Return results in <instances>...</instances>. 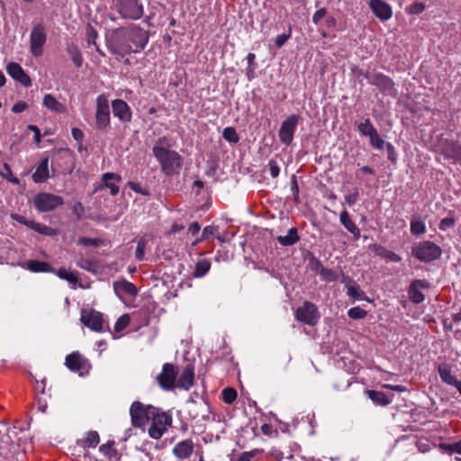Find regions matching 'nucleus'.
Segmentation results:
<instances>
[{
	"label": "nucleus",
	"mask_w": 461,
	"mask_h": 461,
	"mask_svg": "<svg viewBox=\"0 0 461 461\" xmlns=\"http://www.w3.org/2000/svg\"><path fill=\"white\" fill-rule=\"evenodd\" d=\"M149 41L148 32L139 26L118 30L108 44L110 51L124 57L143 50Z\"/></svg>",
	"instance_id": "f257e3e1"
},
{
	"label": "nucleus",
	"mask_w": 461,
	"mask_h": 461,
	"mask_svg": "<svg viewBox=\"0 0 461 461\" xmlns=\"http://www.w3.org/2000/svg\"><path fill=\"white\" fill-rule=\"evenodd\" d=\"M165 144L164 138L158 139L152 149V153L166 175H177L182 167L183 158L176 151L166 148Z\"/></svg>",
	"instance_id": "f03ea898"
},
{
	"label": "nucleus",
	"mask_w": 461,
	"mask_h": 461,
	"mask_svg": "<svg viewBox=\"0 0 461 461\" xmlns=\"http://www.w3.org/2000/svg\"><path fill=\"white\" fill-rule=\"evenodd\" d=\"M412 254L422 262H431L438 258L442 250L439 246L432 241H421L414 245Z\"/></svg>",
	"instance_id": "7ed1b4c3"
},
{
	"label": "nucleus",
	"mask_w": 461,
	"mask_h": 461,
	"mask_svg": "<svg viewBox=\"0 0 461 461\" xmlns=\"http://www.w3.org/2000/svg\"><path fill=\"white\" fill-rule=\"evenodd\" d=\"M113 5L124 19L139 20L143 15V6L138 0H113Z\"/></svg>",
	"instance_id": "20e7f679"
},
{
	"label": "nucleus",
	"mask_w": 461,
	"mask_h": 461,
	"mask_svg": "<svg viewBox=\"0 0 461 461\" xmlns=\"http://www.w3.org/2000/svg\"><path fill=\"white\" fill-rule=\"evenodd\" d=\"M157 408L151 405H144L140 402H134L131 405L130 414L131 419V423L134 427H142L144 426L150 418L153 413L156 412Z\"/></svg>",
	"instance_id": "39448f33"
},
{
	"label": "nucleus",
	"mask_w": 461,
	"mask_h": 461,
	"mask_svg": "<svg viewBox=\"0 0 461 461\" xmlns=\"http://www.w3.org/2000/svg\"><path fill=\"white\" fill-rule=\"evenodd\" d=\"M63 203L61 196L50 193H39L33 197V204L40 212L53 211Z\"/></svg>",
	"instance_id": "423d86ee"
},
{
	"label": "nucleus",
	"mask_w": 461,
	"mask_h": 461,
	"mask_svg": "<svg viewBox=\"0 0 461 461\" xmlns=\"http://www.w3.org/2000/svg\"><path fill=\"white\" fill-rule=\"evenodd\" d=\"M150 420L151 424L148 429V432L149 437L154 439L160 438L172 422L170 416L164 412H158V409L156 410V412L153 413Z\"/></svg>",
	"instance_id": "0eeeda50"
},
{
	"label": "nucleus",
	"mask_w": 461,
	"mask_h": 461,
	"mask_svg": "<svg viewBox=\"0 0 461 461\" xmlns=\"http://www.w3.org/2000/svg\"><path fill=\"white\" fill-rule=\"evenodd\" d=\"M47 41L45 27L42 23L35 24L30 35V50L32 56L40 57L43 54V47Z\"/></svg>",
	"instance_id": "6e6552de"
},
{
	"label": "nucleus",
	"mask_w": 461,
	"mask_h": 461,
	"mask_svg": "<svg viewBox=\"0 0 461 461\" xmlns=\"http://www.w3.org/2000/svg\"><path fill=\"white\" fill-rule=\"evenodd\" d=\"M295 318L301 322L314 326L320 319V314L317 307L313 303L305 302L303 306L296 310Z\"/></svg>",
	"instance_id": "1a4fd4ad"
},
{
	"label": "nucleus",
	"mask_w": 461,
	"mask_h": 461,
	"mask_svg": "<svg viewBox=\"0 0 461 461\" xmlns=\"http://www.w3.org/2000/svg\"><path fill=\"white\" fill-rule=\"evenodd\" d=\"M177 368L172 364L167 363L163 366L161 373L157 379L160 387L166 391L172 390L176 384Z\"/></svg>",
	"instance_id": "9d476101"
},
{
	"label": "nucleus",
	"mask_w": 461,
	"mask_h": 461,
	"mask_svg": "<svg viewBox=\"0 0 461 461\" xmlns=\"http://www.w3.org/2000/svg\"><path fill=\"white\" fill-rule=\"evenodd\" d=\"M81 321L90 330L102 332L104 330V321L103 314L94 310H83L81 312Z\"/></svg>",
	"instance_id": "9b49d317"
},
{
	"label": "nucleus",
	"mask_w": 461,
	"mask_h": 461,
	"mask_svg": "<svg viewBox=\"0 0 461 461\" xmlns=\"http://www.w3.org/2000/svg\"><path fill=\"white\" fill-rule=\"evenodd\" d=\"M298 115L293 114L287 117L281 124L278 137L280 141L285 145L292 143L294 140V134L298 123Z\"/></svg>",
	"instance_id": "f8f14e48"
},
{
	"label": "nucleus",
	"mask_w": 461,
	"mask_h": 461,
	"mask_svg": "<svg viewBox=\"0 0 461 461\" xmlns=\"http://www.w3.org/2000/svg\"><path fill=\"white\" fill-rule=\"evenodd\" d=\"M96 126L99 129H104L110 123V111L108 100L104 95H99L96 99Z\"/></svg>",
	"instance_id": "ddd939ff"
},
{
	"label": "nucleus",
	"mask_w": 461,
	"mask_h": 461,
	"mask_svg": "<svg viewBox=\"0 0 461 461\" xmlns=\"http://www.w3.org/2000/svg\"><path fill=\"white\" fill-rule=\"evenodd\" d=\"M369 7L374 14L381 21H387L393 15L391 6L382 0H370Z\"/></svg>",
	"instance_id": "4468645a"
},
{
	"label": "nucleus",
	"mask_w": 461,
	"mask_h": 461,
	"mask_svg": "<svg viewBox=\"0 0 461 461\" xmlns=\"http://www.w3.org/2000/svg\"><path fill=\"white\" fill-rule=\"evenodd\" d=\"M112 110L115 117L122 122H130L131 111L128 104L122 99H115L112 102Z\"/></svg>",
	"instance_id": "2eb2a0df"
},
{
	"label": "nucleus",
	"mask_w": 461,
	"mask_h": 461,
	"mask_svg": "<svg viewBox=\"0 0 461 461\" xmlns=\"http://www.w3.org/2000/svg\"><path fill=\"white\" fill-rule=\"evenodd\" d=\"M6 71L10 77L19 81L24 86H30L32 85L30 77L24 72L18 63H9L6 67Z\"/></svg>",
	"instance_id": "dca6fc26"
},
{
	"label": "nucleus",
	"mask_w": 461,
	"mask_h": 461,
	"mask_svg": "<svg viewBox=\"0 0 461 461\" xmlns=\"http://www.w3.org/2000/svg\"><path fill=\"white\" fill-rule=\"evenodd\" d=\"M122 177L120 175L115 173L107 172L102 176V182L100 185L101 188L106 187L110 189L112 195H116L119 193V187L116 183H120Z\"/></svg>",
	"instance_id": "f3484780"
},
{
	"label": "nucleus",
	"mask_w": 461,
	"mask_h": 461,
	"mask_svg": "<svg viewBox=\"0 0 461 461\" xmlns=\"http://www.w3.org/2000/svg\"><path fill=\"white\" fill-rule=\"evenodd\" d=\"M194 379V367L191 365H187L183 369V371L177 380L176 386L178 388L187 391L193 386Z\"/></svg>",
	"instance_id": "a211bd4d"
},
{
	"label": "nucleus",
	"mask_w": 461,
	"mask_h": 461,
	"mask_svg": "<svg viewBox=\"0 0 461 461\" xmlns=\"http://www.w3.org/2000/svg\"><path fill=\"white\" fill-rule=\"evenodd\" d=\"M65 365L72 371H82L86 368V360L79 353L74 352L67 356Z\"/></svg>",
	"instance_id": "6ab92c4d"
},
{
	"label": "nucleus",
	"mask_w": 461,
	"mask_h": 461,
	"mask_svg": "<svg viewBox=\"0 0 461 461\" xmlns=\"http://www.w3.org/2000/svg\"><path fill=\"white\" fill-rule=\"evenodd\" d=\"M193 448L194 444L192 440H183L175 445L173 454L180 459H186L192 455Z\"/></svg>",
	"instance_id": "aec40b11"
},
{
	"label": "nucleus",
	"mask_w": 461,
	"mask_h": 461,
	"mask_svg": "<svg viewBox=\"0 0 461 461\" xmlns=\"http://www.w3.org/2000/svg\"><path fill=\"white\" fill-rule=\"evenodd\" d=\"M49 158H43L36 167L32 178L34 183H44L49 178Z\"/></svg>",
	"instance_id": "412c9836"
},
{
	"label": "nucleus",
	"mask_w": 461,
	"mask_h": 461,
	"mask_svg": "<svg viewBox=\"0 0 461 461\" xmlns=\"http://www.w3.org/2000/svg\"><path fill=\"white\" fill-rule=\"evenodd\" d=\"M113 289L118 297H122V294L134 296L137 294L136 286L126 280L116 281L113 283Z\"/></svg>",
	"instance_id": "4be33fe9"
},
{
	"label": "nucleus",
	"mask_w": 461,
	"mask_h": 461,
	"mask_svg": "<svg viewBox=\"0 0 461 461\" xmlns=\"http://www.w3.org/2000/svg\"><path fill=\"white\" fill-rule=\"evenodd\" d=\"M43 105L50 110L51 112L63 113L66 112V107L63 104L59 102L52 95L46 94L43 96L42 101Z\"/></svg>",
	"instance_id": "5701e85b"
},
{
	"label": "nucleus",
	"mask_w": 461,
	"mask_h": 461,
	"mask_svg": "<svg viewBox=\"0 0 461 461\" xmlns=\"http://www.w3.org/2000/svg\"><path fill=\"white\" fill-rule=\"evenodd\" d=\"M339 220L341 224L354 236L355 239H359L360 237V230L357 226L351 221L349 214L347 211H343L340 213Z\"/></svg>",
	"instance_id": "b1692460"
},
{
	"label": "nucleus",
	"mask_w": 461,
	"mask_h": 461,
	"mask_svg": "<svg viewBox=\"0 0 461 461\" xmlns=\"http://www.w3.org/2000/svg\"><path fill=\"white\" fill-rule=\"evenodd\" d=\"M26 264H27V268L32 272L55 273V269L46 262L38 261V260H30Z\"/></svg>",
	"instance_id": "393cba45"
},
{
	"label": "nucleus",
	"mask_w": 461,
	"mask_h": 461,
	"mask_svg": "<svg viewBox=\"0 0 461 461\" xmlns=\"http://www.w3.org/2000/svg\"><path fill=\"white\" fill-rule=\"evenodd\" d=\"M347 294L348 296L357 301L367 300V297L366 296L364 291L360 288L358 285H357L354 282H349L347 285Z\"/></svg>",
	"instance_id": "a878e982"
},
{
	"label": "nucleus",
	"mask_w": 461,
	"mask_h": 461,
	"mask_svg": "<svg viewBox=\"0 0 461 461\" xmlns=\"http://www.w3.org/2000/svg\"><path fill=\"white\" fill-rule=\"evenodd\" d=\"M277 241L285 247L292 246L299 240L296 228H291L285 236H278Z\"/></svg>",
	"instance_id": "bb28decb"
},
{
	"label": "nucleus",
	"mask_w": 461,
	"mask_h": 461,
	"mask_svg": "<svg viewBox=\"0 0 461 461\" xmlns=\"http://www.w3.org/2000/svg\"><path fill=\"white\" fill-rule=\"evenodd\" d=\"M438 374L441 380L449 385L453 386L457 381L456 377L452 374L450 367L446 364L438 366Z\"/></svg>",
	"instance_id": "cd10ccee"
},
{
	"label": "nucleus",
	"mask_w": 461,
	"mask_h": 461,
	"mask_svg": "<svg viewBox=\"0 0 461 461\" xmlns=\"http://www.w3.org/2000/svg\"><path fill=\"white\" fill-rule=\"evenodd\" d=\"M67 52L77 68L83 64V57L79 49L74 44H68Z\"/></svg>",
	"instance_id": "c85d7f7f"
},
{
	"label": "nucleus",
	"mask_w": 461,
	"mask_h": 461,
	"mask_svg": "<svg viewBox=\"0 0 461 461\" xmlns=\"http://www.w3.org/2000/svg\"><path fill=\"white\" fill-rule=\"evenodd\" d=\"M366 393L368 397L377 405L386 406L390 403L387 395L383 392L367 390Z\"/></svg>",
	"instance_id": "c756f323"
},
{
	"label": "nucleus",
	"mask_w": 461,
	"mask_h": 461,
	"mask_svg": "<svg viewBox=\"0 0 461 461\" xmlns=\"http://www.w3.org/2000/svg\"><path fill=\"white\" fill-rule=\"evenodd\" d=\"M374 84L385 92H391L393 88V82L392 79L384 75H376L374 78Z\"/></svg>",
	"instance_id": "7c9ffc66"
},
{
	"label": "nucleus",
	"mask_w": 461,
	"mask_h": 461,
	"mask_svg": "<svg viewBox=\"0 0 461 461\" xmlns=\"http://www.w3.org/2000/svg\"><path fill=\"white\" fill-rule=\"evenodd\" d=\"M29 228L35 230L36 232H38L40 234H43L46 236H53L56 234V230H53L51 227L41 224L35 221H30Z\"/></svg>",
	"instance_id": "2f4dec72"
},
{
	"label": "nucleus",
	"mask_w": 461,
	"mask_h": 461,
	"mask_svg": "<svg viewBox=\"0 0 461 461\" xmlns=\"http://www.w3.org/2000/svg\"><path fill=\"white\" fill-rule=\"evenodd\" d=\"M211 268V262L208 259H202L195 265L193 276L196 278L204 276Z\"/></svg>",
	"instance_id": "473e14b6"
},
{
	"label": "nucleus",
	"mask_w": 461,
	"mask_h": 461,
	"mask_svg": "<svg viewBox=\"0 0 461 461\" xmlns=\"http://www.w3.org/2000/svg\"><path fill=\"white\" fill-rule=\"evenodd\" d=\"M57 276L63 280L68 281L69 284H77L78 282L77 276L75 272L69 271L66 268H60L58 272L55 271Z\"/></svg>",
	"instance_id": "72a5a7b5"
},
{
	"label": "nucleus",
	"mask_w": 461,
	"mask_h": 461,
	"mask_svg": "<svg viewBox=\"0 0 461 461\" xmlns=\"http://www.w3.org/2000/svg\"><path fill=\"white\" fill-rule=\"evenodd\" d=\"M357 130L361 135L366 137H369L376 131L368 118L357 125Z\"/></svg>",
	"instance_id": "f704fd0d"
},
{
	"label": "nucleus",
	"mask_w": 461,
	"mask_h": 461,
	"mask_svg": "<svg viewBox=\"0 0 461 461\" xmlns=\"http://www.w3.org/2000/svg\"><path fill=\"white\" fill-rule=\"evenodd\" d=\"M0 176L10 183L14 185L20 184V180L16 176H14L11 167L7 163H5L0 169Z\"/></svg>",
	"instance_id": "c9c22d12"
},
{
	"label": "nucleus",
	"mask_w": 461,
	"mask_h": 461,
	"mask_svg": "<svg viewBox=\"0 0 461 461\" xmlns=\"http://www.w3.org/2000/svg\"><path fill=\"white\" fill-rule=\"evenodd\" d=\"M222 137L226 141L231 144H236L240 140V137L233 127H226L222 131Z\"/></svg>",
	"instance_id": "e433bc0d"
},
{
	"label": "nucleus",
	"mask_w": 461,
	"mask_h": 461,
	"mask_svg": "<svg viewBox=\"0 0 461 461\" xmlns=\"http://www.w3.org/2000/svg\"><path fill=\"white\" fill-rule=\"evenodd\" d=\"M411 231L414 235L423 234L426 231L424 221L419 218H413L411 221Z\"/></svg>",
	"instance_id": "4c0bfd02"
},
{
	"label": "nucleus",
	"mask_w": 461,
	"mask_h": 461,
	"mask_svg": "<svg viewBox=\"0 0 461 461\" xmlns=\"http://www.w3.org/2000/svg\"><path fill=\"white\" fill-rule=\"evenodd\" d=\"M409 297L414 303H420L425 299V296L420 290L412 284H411L409 288Z\"/></svg>",
	"instance_id": "58836bf2"
},
{
	"label": "nucleus",
	"mask_w": 461,
	"mask_h": 461,
	"mask_svg": "<svg viewBox=\"0 0 461 461\" xmlns=\"http://www.w3.org/2000/svg\"><path fill=\"white\" fill-rule=\"evenodd\" d=\"M100 441L99 435L96 431H89L86 439L83 441L84 447H95Z\"/></svg>",
	"instance_id": "ea45409f"
},
{
	"label": "nucleus",
	"mask_w": 461,
	"mask_h": 461,
	"mask_svg": "<svg viewBox=\"0 0 461 461\" xmlns=\"http://www.w3.org/2000/svg\"><path fill=\"white\" fill-rule=\"evenodd\" d=\"M77 265L82 268V269H85L88 272H91V273H97L98 272V267L91 260L87 259V258H80L77 262Z\"/></svg>",
	"instance_id": "a19ab883"
},
{
	"label": "nucleus",
	"mask_w": 461,
	"mask_h": 461,
	"mask_svg": "<svg viewBox=\"0 0 461 461\" xmlns=\"http://www.w3.org/2000/svg\"><path fill=\"white\" fill-rule=\"evenodd\" d=\"M368 138H369L371 146L376 149L381 150L386 145L385 141L379 136L377 131L373 132V134L370 135Z\"/></svg>",
	"instance_id": "79ce46f5"
},
{
	"label": "nucleus",
	"mask_w": 461,
	"mask_h": 461,
	"mask_svg": "<svg viewBox=\"0 0 461 461\" xmlns=\"http://www.w3.org/2000/svg\"><path fill=\"white\" fill-rule=\"evenodd\" d=\"M318 273L322 280L326 282H331L337 278V275L333 270L323 267L322 266H321V269L318 271Z\"/></svg>",
	"instance_id": "37998d69"
},
{
	"label": "nucleus",
	"mask_w": 461,
	"mask_h": 461,
	"mask_svg": "<svg viewBox=\"0 0 461 461\" xmlns=\"http://www.w3.org/2000/svg\"><path fill=\"white\" fill-rule=\"evenodd\" d=\"M237 398V392L230 387H227L222 391V400L225 403H232Z\"/></svg>",
	"instance_id": "c03bdc74"
},
{
	"label": "nucleus",
	"mask_w": 461,
	"mask_h": 461,
	"mask_svg": "<svg viewBox=\"0 0 461 461\" xmlns=\"http://www.w3.org/2000/svg\"><path fill=\"white\" fill-rule=\"evenodd\" d=\"M349 318L354 320H360L366 316V311L360 307H352L348 311Z\"/></svg>",
	"instance_id": "a18cd8bd"
},
{
	"label": "nucleus",
	"mask_w": 461,
	"mask_h": 461,
	"mask_svg": "<svg viewBox=\"0 0 461 461\" xmlns=\"http://www.w3.org/2000/svg\"><path fill=\"white\" fill-rule=\"evenodd\" d=\"M130 323V316L128 314L122 315L114 325V330L116 332H120L124 330Z\"/></svg>",
	"instance_id": "49530a36"
},
{
	"label": "nucleus",
	"mask_w": 461,
	"mask_h": 461,
	"mask_svg": "<svg viewBox=\"0 0 461 461\" xmlns=\"http://www.w3.org/2000/svg\"><path fill=\"white\" fill-rule=\"evenodd\" d=\"M424 10H425V5L421 2H414L406 8V11L410 14H420Z\"/></svg>",
	"instance_id": "de8ad7c7"
},
{
	"label": "nucleus",
	"mask_w": 461,
	"mask_h": 461,
	"mask_svg": "<svg viewBox=\"0 0 461 461\" xmlns=\"http://www.w3.org/2000/svg\"><path fill=\"white\" fill-rule=\"evenodd\" d=\"M147 245V241L144 239H141L138 241L135 257L138 260H142L144 258V251Z\"/></svg>",
	"instance_id": "09e8293b"
},
{
	"label": "nucleus",
	"mask_w": 461,
	"mask_h": 461,
	"mask_svg": "<svg viewBox=\"0 0 461 461\" xmlns=\"http://www.w3.org/2000/svg\"><path fill=\"white\" fill-rule=\"evenodd\" d=\"M456 224V220L455 218L453 217H446V218H443L441 221H440V223H439V229L443 231L454 227Z\"/></svg>",
	"instance_id": "8fccbe9b"
},
{
	"label": "nucleus",
	"mask_w": 461,
	"mask_h": 461,
	"mask_svg": "<svg viewBox=\"0 0 461 461\" xmlns=\"http://www.w3.org/2000/svg\"><path fill=\"white\" fill-rule=\"evenodd\" d=\"M441 447L449 453H457L461 455V440L453 444H442Z\"/></svg>",
	"instance_id": "3c124183"
},
{
	"label": "nucleus",
	"mask_w": 461,
	"mask_h": 461,
	"mask_svg": "<svg viewBox=\"0 0 461 461\" xmlns=\"http://www.w3.org/2000/svg\"><path fill=\"white\" fill-rule=\"evenodd\" d=\"M267 167H268L269 173H270L271 176L273 178L277 177L279 175V172H280V167H279L277 162L271 159V160H269Z\"/></svg>",
	"instance_id": "603ef678"
},
{
	"label": "nucleus",
	"mask_w": 461,
	"mask_h": 461,
	"mask_svg": "<svg viewBox=\"0 0 461 461\" xmlns=\"http://www.w3.org/2000/svg\"><path fill=\"white\" fill-rule=\"evenodd\" d=\"M291 37V29L287 34L283 33L278 35L275 40V44L277 48H281Z\"/></svg>",
	"instance_id": "864d4df0"
},
{
	"label": "nucleus",
	"mask_w": 461,
	"mask_h": 461,
	"mask_svg": "<svg viewBox=\"0 0 461 461\" xmlns=\"http://www.w3.org/2000/svg\"><path fill=\"white\" fill-rule=\"evenodd\" d=\"M77 243L79 245H84V246H96V245H98V240L95 239L81 237L78 239Z\"/></svg>",
	"instance_id": "5fc2aeb1"
},
{
	"label": "nucleus",
	"mask_w": 461,
	"mask_h": 461,
	"mask_svg": "<svg viewBox=\"0 0 461 461\" xmlns=\"http://www.w3.org/2000/svg\"><path fill=\"white\" fill-rule=\"evenodd\" d=\"M327 10L325 8H321L317 10L312 15V22L315 24H318L319 22L326 15Z\"/></svg>",
	"instance_id": "6e6d98bb"
},
{
	"label": "nucleus",
	"mask_w": 461,
	"mask_h": 461,
	"mask_svg": "<svg viewBox=\"0 0 461 461\" xmlns=\"http://www.w3.org/2000/svg\"><path fill=\"white\" fill-rule=\"evenodd\" d=\"M358 195V190L355 189L353 194L345 196V202L349 205H353L357 201Z\"/></svg>",
	"instance_id": "4d7b16f0"
},
{
	"label": "nucleus",
	"mask_w": 461,
	"mask_h": 461,
	"mask_svg": "<svg viewBox=\"0 0 461 461\" xmlns=\"http://www.w3.org/2000/svg\"><path fill=\"white\" fill-rule=\"evenodd\" d=\"M28 107V104L25 102H18L12 107V112L14 113H19L26 110Z\"/></svg>",
	"instance_id": "13d9d810"
},
{
	"label": "nucleus",
	"mask_w": 461,
	"mask_h": 461,
	"mask_svg": "<svg viewBox=\"0 0 461 461\" xmlns=\"http://www.w3.org/2000/svg\"><path fill=\"white\" fill-rule=\"evenodd\" d=\"M128 185L131 187V189H132L136 193H139V194H144V195L149 194V193L147 191L143 190L142 187L140 186V185L138 184V183L129 182Z\"/></svg>",
	"instance_id": "bf43d9fd"
},
{
	"label": "nucleus",
	"mask_w": 461,
	"mask_h": 461,
	"mask_svg": "<svg viewBox=\"0 0 461 461\" xmlns=\"http://www.w3.org/2000/svg\"><path fill=\"white\" fill-rule=\"evenodd\" d=\"M388 152V159L394 162L396 160V154L394 150V147L391 143H386L385 145Z\"/></svg>",
	"instance_id": "052dcab7"
},
{
	"label": "nucleus",
	"mask_w": 461,
	"mask_h": 461,
	"mask_svg": "<svg viewBox=\"0 0 461 461\" xmlns=\"http://www.w3.org/2000/svg\"><path fill=\"white\" fill-rule=\"evenodd\" d=\"M37 405H38V410L40 411H41L42 413L46 412L47 408H48V403H47L46 399H43L42 397H38Z\"/></svg>",
	"instance_id": "680f3d73"
},
{
	"label": "nucleus",
	"mask_w": 461,
	"mask_h": 461,
	"mask_svg": "<svg viewBox=\"0 0 461 461\" xmlns=\"http://www.w3.org/2000/svg\"><path fill=\"white\" fill-rule=\"evenodd\" d=\"M71 133H72L73 138L77 141L81 142L83 140L84 133L81 130H79L77 128H73L71 131Z\"/></svg>",
	"instance_id": "e2e57ef3"
},
{
	"label": "nucleus",
	"mask_w": 461,
	"mask_h": 461,
	"mask_svg": "<svg viewBox=\"0 0 461 461\" xmlns=\"http://www.w3.org/2000/svg\"><path fill=\"white\" fill-rule=\"evenodd\" d=\"M29 130L34 132V141L36 144H39L41 142L40 129L35 125H30Z\"/></svg>",
	"instance_id": "0e129e2a"
},
{
	"label": "nucleus",
	"mask_w": 461,
	"mask_h": 461,
	"mask_svg": "<svg viewBox=\"0 0 461 461\" xmlns=\"http://www.w3.org/2000/svg\"><path fill=\"white\" fill-rule=\"evenodd\" d=\"M214 228L212 226H206L202 234V240L208 239L211 235H213Z\"/></svg>",
	"instance_id": "69168bd1"
},
{
	"label": "nucleus",
	"mask_w": 461,
	"mask_h": 461,
	"mask_svg": "<svg viewBox=\"0 0 461 461\" xmlns=\"http://www.w3.org/2000/svg\"><path fill=\"white\" fill-rule=\"evenodd\" d=\"M413 285H415L416 287H418L420 290V288H429V284L424 280H420V279H417V280H414L412 281L411 283Z\"/></svg>",
	"instance_id": "338daca9"
},
{
	"label": "nucleus",
	"mask_w": 461,
	"mask_h": 461,
	"mask_svg": "<svg viewBox=\"0 0 461 461\" xmlns=\"http://www.w3.org/2000/svg\"><path fill=\"white\" fill-rule=\"evenodd\" d=\"M200 230H201V226H200V224H199L198 222H196V221L192 222V223L190 224L189 228H188V231H189L191 234H193V235H194V234L198 233Z\"/></svg>",
	"instance_id": "774afa93"
}]
</instances>
